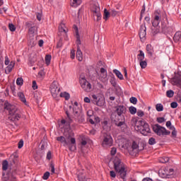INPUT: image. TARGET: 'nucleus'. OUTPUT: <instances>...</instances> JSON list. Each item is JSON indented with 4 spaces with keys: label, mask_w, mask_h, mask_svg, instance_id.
<instances>
[{
    "label": "nucleus",
    "mask_w": 181,
    "mask_h": 181,
    "mask_svg": "<svg viewBox=\"0 0 181 181\" xmlns=\"http://www.w3.org/2000/svg\"><path fill=\"white\" fill-rule=\"evenodd\" d=\"M149 145H155L156 144V139L153 137H151L148 140Z\"/></svg>",
    "instance_id": "45"
},
{
    "label": "nucleus",
    "mask_w": 181,
    "mask_h": 181,
    "mask_svg": "<svg viewBox=\"0 0 181 181\" xmlns=\"http://www.w3.org/2000/svg\"><path fill=\"white\" fill-rule=\"evenodd\" d=\"M156 109L158 112H160L162 111H163V105L160 104V103H158L156 105Z\"/></svg>",
    "instance_id": "36"
},
{
    "label": "nucleus",
    "mask_w": 181,
    "mask_h": 181,
    "mask_svg": "<svg viewBox=\"0 0 181 181\" xmlns=\"http://www.w3.org/2000/svg\"><path fill=\"white\" fill-rule=\"evenodd\" d=\"M8 28L11 30V32H15L16 30V27L12 23L8 24Z\"/></svg>",
    "instance_id": "43"
},
{
    "label": "nucleus",
    "mask_w": 181,
    "mask_h": 181,
    "mask_svg": "<svg viewBox=\"0 0 181 181\" xmlns=\"http://www.w3.org/2000/svg\"><path fill=\"white\" fill-rule=\"evenodd\" d=\"M23 147V140L21 139V140H20V141L18 144V149H21Z\"/></svg>",
    "instance_id": "53"
},
{
    "label": "nucleus",
    "mask_w": 181,
    "mask_h": 181,
    "mask_svg": "<svg viewBox=\"0 0 181 181\" xmlns=\"http://www.w3.org/2000/svg\"><path fill=\"white\" fill-rule=\"evenodd\" d=\"M4 111L8 112L9 115V119L11 121H18L21 118V115L19 114V110L15 105H12L8 102H5L4 103Z\"/></svg>",
    "instance_id": "3"
},
{
    "label": "nucleus",
    "mask_w": 181,
    "mask_h": 181,
    "mask_svg": "<svg viewBox=\"0 0 181 181\" xmlns=\"http://www.w3.org/2000/svg\"><path fill=\"white\" fill-rule=\"evenodd\" d=\"M116 112L119 117H124L122 115L127 112V107L124 105H119L116 108Z\"/></svg>",
    "instance_id": "18"
},
{
    "label": "nucleus",
    "mask_w": 181,
    "mask_h": 181,
    "mask_svg": "<svg viewBox=\"0 0 181 181\" xmlns=\"http://www.w3.org/2000/svg\"><path fill=\"white\" fill-rule=\"evenodd\" d=\"M172 133L171 135L173 138L176 137V135H177V132H176V129L174 127V129H171Z\"/></svg>",
    "instance_id": "54"
},
{
    "label": "nucleus",
    "mask_w": 181,
    "mask_h": 181,
    "mask_svg": "<svg viewBox=\"0 0 181 181\" xmlns=\"http://www.w3.org/2000/svg\"><path fill=\"white\" fill-rule=\"evenodd\" d=\"M129 111L132 115H135L136 114V107L132 106L129 107Z\"/></svg>",
    "instance_id": "37"
},
{
    "label": "nucleus",
    "mask_w": 181,
    "mask_h": 181,
    "mask_svg": "<svg viewBox=\"0 0 181 181\" xmlns=\"http://www.w3.org/2000/svg\"><path fill=\"white\" fill-rule=\"evenodd\" d=\"M180 38H181V32L178 31V32L175 33V34L173 37L174 42H175V43H177V42L180 41Z\"/></svg>",
    "instance_id": "30"
},
{
    "label": "nucleus",
    "mask_w": 181,
    "mask_h": 181,
    "mask_svg": "<svg viewBox=\"0 0 181 181\" xmlns=\"http://www.w3.org/2000/svg\"><path fill=\"white\" fill-rule=\"evenodd\" d=\"M52 60V55H46L45 56V63L47 66H49L50 64V62Z\"/></svg>",
    "instance_id": "41"
},
{
    "label": "nucleus",
    "mask_w": 181,
    "mask_h": 181,
    "mask_svg": "<svg viewBox=\"0 0 181 181\" xmlns=\"http://www.w3.org/2000/svg\"><path fill=\"white\" fill-rule=\"evenodd\" d=\"M76 46H77V49L81 48V40H80V35H78V30H76Z\"/></svg>",
    "instance_id": "27"
},
{
    "label": "nucleus",
    "mask_w": 181,
    "mask_h": 181,
    "mask_svg": "<svg viewBox=\"0 0 181 181\" xmlns=\"http://www.w3.org/2000/svg\"><path fill=\"white\" fill-rule=\"evenodd\" d=\"M76 57V51L74 49H72L71 51V59H74Z\"/></svg>",
    "instance_id": "60"
},
{
    "label": "nucleus",
    "mask_w": 181,
    "mask_h": 181,
    "mask_svg": "<svg viewBox=\"0 0 181 181\" xmlns=\"http://www.w3.org/2000/svg\"><path fill=\"white\" fill-rule=\"evenodd\" d=\"M59 95V97L65 98V100L70 99V94L67 93L66 92L61 93Z\"/></svg>",
    "instance_id": "34"
},
{
    "label": "nucleus",
    "mask_w": 181,
    "mask_h": 181,
    "mask_svg": "<svg viewBox=\"0 0 181 181\" xmlns=\"http://www.w3.org/2000/svg\"><path fill=\"white\" fill-rule=\"evenodd\" d=\"M137 60L139 62L145 60V53H144V51L139 50V54H137Z\"/></svg>",
    "instance_id": "26"
},
{
    "label": "nucleus",
    "mask_w": 181,
    "mask_h": 181,
    "mask_svg": "<svg viewBox=\"0 0 181 181\" xmlns=\"http://www.w3.org/2000/svg\"><path fill=\"white\" fill-rule=\"evenodd\" d=\"M78 180L79 181H90V179L86 178L84 176L78 175Z\"/></svg>",
    "instance_id": "46"
},
{
    "label": "nucleus",
    "mask_w": 181,
    "mask_h": 181,
    "mask_svg": "<svg viewBox=\"0 0 181 181\" xmlns=\"http://www.w3.org/2000/svg\"><path fill=\"white\" fill-rule=\"evenodd\" d=\"M8 166V163L6 160H4L2 163V169L3 170H7Z\"/></svg>",
    "instance_id": "39"
},
{
    "label": "nucleus",
    "mask_w": 181,
    "mask_h": 181,
    "mask_svg": "<svg viewBox=\"0 0 181 181\" xmlns=\"http://www.w3.org/2000/svg\"><path fill=\"white\" fill-rule=\"evenodd\" d=\"M167 128H169V129H175V127L172 126V123L170 121H168L165 124Z\"/></svg>",
    "instance_id": "47"
},
{
    "label": "nucleus",
    "mask_w": 181,
    "mask_h": 181,
    "mask_svg": "<svg viewBox=\"0 0 181 181\" xmlns=\"http://www.w3.org/2000/svg\"><path fill=\"white\" fill-rule=\"evenodd\" d=\"M18 97L20 98L21 101L25 104L27 107H29V103L26 101V98H25V95L22 92L18 93Z\"/></svg>",
    "instance_id": "23"
},
{
    "label": "nucleus",
    "mask_w": 181,
    "mask_h": 181,
    "mask_svg": "<svg viewBox=\"0 0 181 181\" xmlns=\"http://www.w3.org/2000/svg\"><path fill=\"white\" fill-rule=\"evenodd\" d=\"M16 84L17 86H22V84H23V78H18L16 80Z\"/></svg>",
    "instance_id": "49"
},
{
    "label": "nucleus",
    "mask_w": 181,
    "mask_h": 181,
    "mask_svg": "<svg viewBox=\"0 0 181 181\" xmlns=\"http://www.w3.org/2000/svg\"><path fill=\"white\" fill-rule=\"evenodd\" d=\"M26 25L29 28L28 33L30 35H37V26L33 25L31 22H27Z\"/></svg>",
    "instance_id": "14"
},
{
    "label": "nucleus",
    "mask_w": 181,
    "mask_h": 181,
    "mask_svg": "<svg viewBox=\"0 0 181 181\" xmlns=\"http://www.w3.org/2000/svg\"><path fill=\"white\" fill-rule=\"evenodd\" d=\"M50 92L53 98H57L60 94V88L59 83L54 81L50 86Z\"/></svg>",
    "instance_id": "9"
},
{
    "label": "nucleus",
    "mask_w": 181,
    "mask_h": 181,
    "mask_svg": "<svg viewBox=\"0 0 181 181\" xmlns=\"http://www.w3.org/2000/svg\"><path fill=\"white\" fill-rule=\"evenodd\" d=\"M8 11V8H0V14L2 15V13H6V11Z\"/></svg>",
    "instance_id": "64"
},
{
    "label": "nucleus",
    "mask_w": 181,
    "mask_h": 181,
    "mask_svg": "<svg viewBox=\"0 0 181 181\" xmlns=\"http://www.w3.org/2000/svg\"><path fill=\"white\" fill-rule=\"evenodd\" d=\"M73 136H74V133L69 130L64 132V136L57 137V141L63 144V146H68L71 152H74L77 149V146H76V139Z\"/></svg>",
    "instance_id": "1"
},
{
    "label": "nucleus",
    "mask_w": 181,
    "mask_h": 181,
    "mask_svg": "<svg viewBox=\"0 0 181 181\" xmlns=\"http://www.w3.org/2000/svg\"><path fill=\"white\" fill-rule=\"evenodd\" d=\"M1 179L4 181H8L9 180V175L8 174H5V173H3Z\"/></svg>",
    "instance_id": "44"
},
{
    "label": "nucleus",
    "mask_w": 181,
    "mask_h": 181,
    "mask_svg": "<svg viewBox=\"0 0 181 181\" xmlns=\"http://www.w3.org/2000/svg\"><path fill=\"white\" fill-rule=\"evenodd\" d=\"M92 98H93V104L98 105V107H103V105H104V103H105V100H104V97L93 95Z\"/></svg>",
    "instance_id": "13"
},
{
    "label": "nucleus",
    "mask_w": 181,
    "mask_h": 181,
    "mask_svg": "<svg viewBox=\"0 0 181 181\" xmlns=\"http://www.w3.org/2000/svg\"><path fill=\"white\" fill-rule=\"evenodd\" d=\"M100 144L103 148H110L114 145V139L110 133H103L101 134Z\"/></svg>",
    "instance_id": "5"
},
{
    "label": "nucleus",
    "mask_w": 181,
    "mask_h": 181,
    "mask_svg": "<svg viewBox=\"0 0 181 181\" xmlns=\"http://www.w3.org/2000/svg\"><path fill=\"white\" fill-rule=\"evenodd\" d=\"M171 83L173 86H177V87H181V76H177L172 78Z\"/></svg>",
    "instance_id": "20"
},
{
    "label": "nucleus",
    "mask_w": 181,
    "mask_h": 181,
    "mask_svg": "<svg viewBox=\"0 0 181 181\" xmlns=\"http://www.w3.org/2000/svg\"><path fill=\"white\" fill-rule=\"evenodd\" d=\"M110 153L111 155H115V153H117V148L115 147L112 148L110 151Z\"/></svg>",
    "instance_id": "59"
},
{
    "label": "nucleus",
    "mask_w": 181,
    "mask_h": 181,
    "mask_svg": "<svg viewBox=\"0 0 181 181\" xmlns=\"http://www.w3.org/2000/svg\"><path fill=\"white\" fill-rule=\"evenodd\" d=\"M166 95L168 97V98H172L173 95H175V92L172 90H169L166 91Z\"/></svg>",
    "instance_id": "40"
},
{
    "label": "nucleus",
    "mask_w": 181,
    "mask_h": 181,
    "mask_svg": "<svg viewBox=\"0 0 181 181\" xmlns=\"http://www.w3.org/2000/svg\"><path fill=\"white\" fill-rule=\"evenodd\" d=\"M158 161L160 163H168L169 162V157L163 156L159 158Z\"/></svg>",
    "instance_id": "33"
},
{
    "label": "nucleus",
    "mask_w": 181,
    "mask_h": 181,
    "mask_svg": "<svg viewBox=\"0 0 181 181\" xmlns=\"http://www.w3.org/2000/svg\"><path fill=\"white\" fill-rule=\"evenodd\" d=\"M122 148L123 149H127L129 153H139V146L135 141L132 142V146L130 147L128 143L122 144Z\"/></svg>",
    "instance_id": "8"
},
{
    "label": "nucleus",
    "mask_w": 181,
    "mask_h": 181,
    "mask_svg": "<svg viewBox=\"0 0 181 181\" xmlns=\"http://www.w3.org/2000/svg\"><path fill=\"white\" fill-rule=\"evenodd\" d=\"M49 168L51 169L52 173H54V164L51 163L50 165H49Z\"/></svg>",
    "instance_id": "63"
},
{
    "label": "nucleus",
    "mask_w": 181,
    "mask_h": 181,
    "mask_svg": "<svg viewBox=\"0 0 181 181\" xmlns=\"http://www.w3.org/2000/svg\"><path fill=\"white\" fill-rule=\"evenodd\" d=\"M171 108H177V103L173 102L170 103Z\"/></svg>",
    "instance_id": "57"
},
{
    "label": "nucleus",
    "mask_w": 181,
    "mask_h": 181,
    "mask_svg": "<svg viewBox=\"0 0 181 181\" xmlns=\"http://www.w3.org/2000/svg\"><path fill=\"white\" fill-rule=\"evenodd\" d=\"M59 30L62 33H65V34L67 33V32H69V29L67 28V27H66V24H64V23H60L59 26Z\"/></svg>",
    "instance_id": "25"
},
{
    "label": "nucleus",
    "mask_w": 181,
    "mask_h": 181,
    "mask_svg": "<svg viewBox=\"0 0 181 181\" xmlns=\"http://www.w3.org/2000/svg\"><path fill=\"white\" fill-rule=\"evenodd\" d=\"M4 64L6 66H7L5 69V73H6V74H9V73H11V71H12V69H13V67H15V62H13V61L11 62L9 60V58L8 57V56H6Z\"/></svg>",
    "instance_id": "10"
},
{
    "label": "nucleus",
    "mask_w": 181,
    "mask_h": 181,
    "mask_svg": "<svg viewBox=\"0 0 181 181\" xmlns=\"http://www.w3.org/2000/svg\"><path fill=\"white\" fill-rule=\"evenodd\" d=\"M132 122H134V125L136 127V125H140V128H142V127H145V125L148 124V123H146L145 121L144 120H139L138 122V120L134 118L132 119Z\"/></svg>",
    "instance_id": "24"
},
{
    "label": "nucleus",
    "mask_w": 181,
    "mask_h": 181,
    "mask_svg": "<svg viewBox=\"0 0 181 181\" xmlns=\"http://www.w3.org/2000/svg\"><path fill=\"white\" fill-rule=\"evenodd\" d=\"M139 64H140V67H141V69H146V66H148V63L145 60L141 61L139 62Z\"/></svg>",
    "instance_id": "42"
},
{
    "label": "nucleus",
    "mask_w": 181,
    "mask_h": 181,
    "mask_svg": "<svg viewBox=\"0 0 181 181\" xmlns=\"http://www.w3.org/2000/svg\"><path fill=\"white\" fill-rule=\"evenodd\" d=\"M129 101L132 104H136V103H138V99H136V98L135 97H132L129 99Z\"/></svg>",
    "instance_id": "50"
},
{
    "label": "nucleus",
    "mask_w": 181,
    "mask_h": 181,
    "mask_svg": "<svg viewBox=\"0 0 181 181\" xmlns=\"http://www.w3.org/2000/svg\"><path fill=\"white\" fill-rule=\"evenodd\" d=\"M76 59L78 62H83V52L80 48H78L76 52Z\"/></svg>",
    "instance_id": "29"
},
{
    "label": "nucleus",
    "mask_w": 181,
    "mask_h": 181,
    "mask_svg": "<svg viewBox=\"0 0 181 181\" xmlns=\"http://www.w3.org/2000/svg\"><path fill=\"white\" fill-rule=\"evenodd\" d=\"M110 83L113 87H117V81H115V78H111Z\"/></svg>",
    "instance_id": "48"
},
{
    "label": "nucleus",
    "mask_w": 181,
    "mask_h": 181,
    "mask_svg": "<svg viewBox=\"0 0 181 181\" xmlns=\"http://www.w3.org/2000/svg\"><path fill=\"white\" fill-rule=\"evenodd\" d=\"M113 166L115 170L118 173L119 177L122 179L123 181H125V177L127 176V167L124 163L121 162V158H119V155L113 159Z\"/></svg>",
    "instance_id": "2"
},
{
    "label": "nucleus",
    "mask_w": 181,
    "mask_h": 181,
    "mask_svg": "<svg viewBox=\"0 0 181 181\" xmlns=\"http://www.w3.org/2000/svg\"><path fill=\"white\" fill-rule=\"evenodd\" d=\"M93 15L94 18V21H101V13L100 12V8L97 7L93 11Z\"/></svg>",
    "instance_id": "17"
},
{
    "label": "nucleus",
    "mask_w": 181,
    "mask_h": 181,
    "mask_svg": "<svg viewBox=\"0 0 181 181\" xmlns=\"http://www.w3.org/2000/svg\"><path fill=\"white\" fill-rule=\"evenodd\" d=\"M141 134L146 136L148 134H151V128H149V124H145L144 126L140 127Z\"/></svg>",
    "instance_id": "19"
},
{
    "label": "nucleus",
    "mask_w": 181,
    "mask_h": 181,
    "mask_svg": "<svg viewBox=\"0 0 181 181\" xmlns=\"http://www.w3.org/2000/svg\"><path fill=\"white\" fill-rule=\"evenodd\" d=\"M49 176H50V173L46 172L45 173L42 179H44V180H47L49 179Z\"/></svg>",
    "instance_id": "51"
},
{
    "label": "nucleus",
    "mask_w": 181,
    "mask_h": 181,
    "mask_svg": "<svg viewBox=\"0 0 181 181\" xmlns=\"http://www.w3.org/2000/svg\"><path fill=\"white\" fill-rule=\"evenodd\" d=\"M33 90H37V83H36V81H33Z\"/></svg>",
    "instance_id": "61"
},
{
    "label": "nucleus",
    "mask_w": 181,
    "mask_h": 181,
    "mask_svg": "<svg viewBox=\"0 0 181 181\" xmlns=\"http://www.w3.org/2000/svg\"><path fill=\"white\" fill-rule=\"evenodd\" d=\"M152 28V33L153 35H158L159 32H160V27L159 25H157V27H153Z\"/></svg>",
    "instance_id": "35"
},
{
    "label": "nucleus",
    "mask_w": 181,
    "mask_h": 181,
    "mask_svg": "<svg viewBox=\"0 0 181 181\" xmlns=\"http://www.w3.org/2000/svg\"><path fill=\"white\" fill-rule=\"evenodd\" d=\"M69 111L73 112L74 119L76 122H84V115L81 112V105L78 103L74 102L73 107L69 106Z\"/></svg>",
    "instance_id": "4"
},
{
    "label": "nucleus",
    "mask_w": 181,
    "mask_h": 181,
    "mask_svg": "<svg viewBox=\"0 0 181 181\" xmlns=\"http://www.w3.org/2000/svg\"><path fill=\"white\" fill-rule=\"evenodd\" d=\"M165 121H166V119H165V117L157 118V122H158L159 124H162L163 122H165Z\"/></svg>",
    "instance_id": "52"
},
{
    "label": "nucleus",
    "mask_w": 181,
    "mask_h": 181,
    "mask_svg": "<svg viewBox=\"0 0 181 181\" xmlns=\"http://www.w3.org/2000/svg\"><path fill=\"white\" fill-rule=\"evenodd\" d=\"M159 23H160V11L157 10L154 12V18L152 21L153 27L159 26Z\"/></svg>",
    "instance_id": "12"
},
{
    "label": "nucleus",
    "mask_w": 181,
    "mask_h": 181,
    "mask_svg": "<svg viewBox=\"0 0 181 181\" xmlns=\"http://www.w3.org/2000/svg\"><path fill=\"white\" fill-rule=\"evenodd\" d=\"M153 131L158 136H166L168 135H170V131L167 130L166 128L159 124H155L153 127Z\"/></svg>",
    "instance_id": "7"
},
{
    "label": "nucleus",
    "mask_w": 181,
    "mask_h": 181,
    "mask_svg": "<svg viewBox=\"0 0 181 181\" xmlns=\"http://www.w3.org/2000/svg\"><path fill=\"white\" fill-rule=\"evenodd\" d=\"M66 119H62L61 121L62 124H66V125L70 126V124H73V119L71 118V116H70V112L69 110L66 111Z\"/></svg>",
    "instance_id": "16"
},
{
    "label": "nucleus",
    "mask_w": 181,
    "mask_h": 181,
    "mask_svg": "<svg viewBox=\"0 0 181 181\" xmlns=\"http://www.w3.org/2000/svg\"><path fill=\"white\" fill-rule=\"evenodd\" d=\"M99 80L102 83H108V78L107 77V70L104 68L100 69V74L99 75Z\"/></svg>",
    "instance_id": "15"
},
{
    "label": "nucleus",
    "mask_w": 181,
    "mask_h": 181,
    "mask_svg": "<svg viewBox=\"0 0 181 181\" xmlns=\"http://www.w3.org/2000/svg\"><path fill=\"white\" fill-rule=\"evenodd\" d=\"M137 115L138 117H144V115H145V113L142 110H138Z\"/></svg>",
    "instance_id": "56"
},
{
    "label": "nucleus",
    "mask_w": 181,
    "mask_h": 181,
    "mask_svg": "<svg viewBox=\"0 0 181 181\" xmlns=\"http://www.w3.org/2000/svg\"><path fill=\"white\" fill-rule=\"evenodd\" d=\"M52 151H48L47 153V159L48 160H50V159H52Z\"/></svg>",
    "instance_id": "58"
},
{
    "label": "nucleus",
    "mask_w": 181,
    "mask_h": 181,
    "mask_svg": "<svg viewBox=\"0 0 181 181\" xmlns=\"http://www.w3.org/2000/svg\"><path fill=\"white\" fill-rule=\"evenodd\" d=\"M115 125H117V127H118L121 131L124 132L125 129H127V124H125V122L124 121L116 122Z\"/></svg>",
    "instance_id": "22"
},
{
    "label": "nucleus",
    "mask_w": 181,
    "mask_h": 181,
    "mask_svg": "<svg viewBox=\"0 0 181 181\" xmlns=\"http://www.w3.org/2000/svg\"><path fill=\"white\" fill-rule=\"evenodd\" d=\"M78 5H81V0H71V6L77 8Z\"/></svg>",
    "instance_id": "31"
},
{
    "label": "nucleus",
    "mask_w": 181,
    "mask_h": 181,
    "mask_svg": "<svg viewBox=\"0 0 181 181\" xmlns=\"http://www.w3.org/2000/svg\"><path fill=\"white\" fill-rule=\"evenodd\" d=\"M79 83L81 84V88H83L84 91H86V93H90V91H91V83L87 81L86 78H81L79 79Z\"/></svg>",
    "instance_id": "11"
},
{
    "label": "nucleus",
    "mask_w": 181,
    "mask_h": 181,
    "mask_svg": "<svg viewBox=\"0 0 181 181\" xmlns=\"http://www.w3.org/2000/svg\"><path fill=\"white\" fill-rule=\"evenodd\" d=\"M113 73L115 74V75L118 78H119V80H124V76L122 75V74H121L119 71L114 69Z\"/></svg>",
    "instance_id": "32"
},
{
    "label": "nucleus",
    "mask_w": 181,
    "mask_h": 181,
    "mask_svg": "<svg viewBox=\"0 0 181 181\" xmlns=\"http://www.w3.org/2000/svg\"><path fill=\"white\" fill-rule=\"evenodd\" d=\"M36 16H37V21H42V13H36Z\"/></svg>",
    "instance_id": "62"
},
{
    "label": "nucleus",
    "mask_w": 181,
    "mask_h": 181,
    "mask_svg": "<svg viewBox=\"0 0 181 181\" xmlns=\"http://www.w3.org/2000/svg\"><path fill=\"white\" fill-rule=\"evenodd\" d=\"M140 39H145L146 36V27L145 25H141L140 27V32H139Z\"/></svg>",
    "instance_id": "21"
},
{
    "label": "nucleus",
    "mask_w": 181,
    "mask_h": 181,
    "mask_svg": "<svg viewBox=\"0 0 181 181\" xmlns=\"http://www.w3.org/2000/svg\"><path fill=\"white\" fill-rule=\"evenodd\" d=\"M146 49L148 54L152 57V56H153V47H152L151 45H147Z\"/></svg>",
    "instance_id": "28"
},
{
    "label": "nucleus",
    "mask_w": 181,
    "mask_h": 181,
    "mask_svg": "<svg viewBox=\"0 0 181 181\" xmlns=\"http://www.w3.org/2000/svg\"><path fill=\"white\" fill-rule=\"evenodd\" d=\"M110 177H112L113 179H115V177H117V174L115 173L114 170H111L110 172Z\"/></svg>",
    "instance_id": "55"
},
{
    "label": "nucleus",
    "mask_w": 181,
    "mask_h": 181,
    "mask_svg": "<svg viewBox=\"0 0 181 181\" xmlns=\"http://www.w3.org/2000/svg\"><path fill=\"white\" fill-rule=\"evenodd\" d=\"M158 175L163 179H172L175 177V170L173 168H163L158 170Z\"/></svg>",
    "instance_id": "6"
},
{
    "label": "nucleus",
    "mask_w": 181,
    "mask_h": 181,
    "mask_svg": "<svg viewBox=\"0 0 181 181\" xmlns=\"http://www.w3.org/2000/svg\"><path fill=\"white\" fill-rule=\"evenodd\" d=\"M109 18H110V12H108V11L106 8H105L103 18L105 19V21H107Z\"/></svg>",
    "instance_id": "38"
}]
</instances>
